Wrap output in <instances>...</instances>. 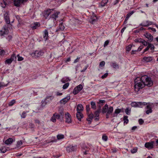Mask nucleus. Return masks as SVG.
<instances>
[{
  "mask_svg": "<svg viewBox=\"0 0 158 158\" xmlns=\"http://www.w3.org/2000/svg\"><path fill=\"white\" fill-rule=\"evenodd\" d=\"M135 89L138 90L142 89L145 86L150 87L153 84V81L151 78L148 76L144 75L141 77H137L135 80Z\"/></svg>",
  "mask_w": 158,
  "mask_h": 158,
  "instance_id": "f257e3e1",
  "label": "nucleus"
},
{
  "mask_svg": "<svg viewBox=\"0 0 158 158\" xmlns=\"http://www.w3.org/2000/svg\"><path fill=\"white\" fill-rule=\"evenodd\" d=\"M113 111V108L110 106L109 107L108 105L106 104L102 108V113L103 114L106 113V116L107 118H109V115L111 114Z\"/></svg>",
  "mask_w": 158,
  "mask_h": 158,
  "instance_id": "f03ea898",
  "label": "nucleus"
},
{
  "mask_svg": "<svg viewBox=\"0 0 158 158\" xmlns=\"http://www.w3.org/2000/svg\"><path fill=\"white\" fill-rule=\"evenodd\" d=\"M17 59V56L14 53H13L10 58L6 59L5 61V63L6 64H8L9 65L12 62L14 61H16Z\"/></svg>",
  "mask_w": 158,
  "mask_h": 158,
  "instance_id": "7ed1b4c3",
  "label": "nucleus"
},
{
  "mask_svg": "<svg viewBox=\"0 0 158 158\" xmlns=\"http://www.w3.org/2000/svg\"><path fill=\"white\" fill-rule=\"evenodd\" d=\"M44 52L41 50H36L31 54L32 57L35 58L40 57L43 55Z\"/></svg>",
  "mask_w": 158,
  "mask_h": 158,
  "instance_id": "20e7f679",
  "label": "nucleus"
},
{
  "mask_svg": "<svg viewBox=\"0 0 158 158\" xmlns=\"http://www.w3.org/2000/svg\"><path fill=\"white\" fill-rule=\"evenodd\" d=\"M154 141H151L150 142L146 143L145 144V147L148 149H152L154 147Z\"/></svg>",
  "mask_w": 158,
  "mask_h": 158,
  "instance_id": "39448f33",
  "label": "nucleus"
},
{
  "mask_svg": "<svg viewBox=\"0 0 158 158\" xmlns=\"http://www.w3.org/2000/svg\"><path fill=\"white\" fill-rule=\"evenodd\" d=\"M65 122L70 123L71 122V117L70 114L68 112L65 114Z\"/></svg>",
  "mask_w": 158,
  "mask_h": 158,
  "instance_id": "423d86ee",
  "label": "nucleus"
},
{
  "mask_svg": "<svg viewBox=\"0 0 158 158\" xmlns=\"http://www.w3.org/2000/svg\"><path fill=\"white\" fill-rule=\"evenodd\" d=\"M77 146H73L72 145H70L68 146L66 148V150L68 152H70L72 151H74L76 150Z\"/></svg>",
  "mask_w": 158,
  "mask_h": 158,
  "instance_id": "0eeeda50",
  "label": "nucleus"
},
{
  "mask_svg": "<svg viewBox=\"0 0 158 158\" xmlns=\"http://www.w3.org/2000/svg\"><path fill=\"white\" fill-rule=\"evenodd\" d=\"M98 18L96 15L93 13L92 15L91 16L90 22L92 24L95 23L97 21Z\"/></svg>",
  "mask_w": 158,
  "mask_h": 158,
  "instance_id": "6e6552de",
  "label": "nucleus"
},
{
  "mask_svg": "<svg viewBox=\"0 0 158 158\" xmlns=\"http://www.w3.org/2000/svg\"><path fill=\"white\" fill-rule=\"evenodd\" d=\"M54 9H47V10H45L44 12V16L46 19L51 14L52 11L54 10Z\"/></svg>",
  "mask_w": 158,
  "mask_h": 158,
  "instance_id": "1a4fd4ad",
  "label": "nucleus"
},
{
  "mask_svg": "<svg viewBox=\"0 0 158 158\" xmlns=\"http://www.w3.org/2000/svg\"><path fill=\"white\" fill-rule=\"evenodd\" d=\"M60 13V11H56L53 13L52 15L50 16V18L53 19L54 20H56V18H58V15Z\"/></svg>",
  "mask_w": 158,
  "mask_h": 158,
  "instance_id": "9d476101",
  "label": "nucleus"
},
{
  "mask_svg": "<svg viewBox=\"0 0 158 158\" xmlns=\"http://www.w3.org/2000/svg\"><path fill=\"white\" fill-rule=\"evenodd\" d=\"M4 18L6 23L7 24H9L10 23V21L9 16L8 13L6 12L4 14Z\"/></svg>",
  "mask_w": 158,
  "mask_h": 158,
  "instance_id": "9b49d317",
  "label": "nucleus"
},
{
  "mask_svg": "<svg viewBox=\"0 0 158 158\" xmlns=\"http://www.w3.org/2000/svg\"><path fill=\"white\" fill-rule=\"evenodd\" d=\"M101 108V106H100V109H98L97 111H95L94 112V117L95 119L94 120L96 121H98L99 119V113L100 112V108Z\"/></svg>",
  "mask_w": 158,
  "mask_h": 158,
  "instance_id": "f8f14e48",
  "label": "nucleus"
},
{
  "mask_svg": "<svg viewBox=\"0 0 158 158\" xmlns=\"http://www.w3.org/2000/svg\"><path fill=\"white\" fill-rule=\"evenodd\" d=\"M153 24V23L152 22L147 20L146 22L145 23L143 22L141 23L140 25L143 27H147Z\"/></svg>",
  "mask_w": 158,
  "mask_h": 158,
  "instance_id": "ddd939ff",
  "label": "nucleus"
},
{
  "mask_svg": "<svg viewBox=\"0 0 158 158\" xmlns=\"http://www.w3.org/2000/svg\"><path fill=\"white\" fill-rule=\"evenodd\" d=\"M144 35L146 38L149 40L150 42H152L153 41V37L150 33L146 32Z\"/></svg>",
  "mask_w": 158,
  "mask_h": 158,
  "instance_id": "4468645a",
  "label": "nucleus"
},
{
  "mask_svg": "<svg viewBox=\"0 0 158 158\" xmlns=\"http://www.w3.org/2000/svg\"><path fill=\"white\" fill-rule=\"evenodd\" d=\"M146 109H148L146 111V113L147 114H149V113H151L152 112V105H148L146 106Z\"/></svg>",
  "mask_w": 158,
  "mask_h": 158,
  "instance_id": "2eb2a0df",
  "label": "nucleus"
},
{
  "mask_svg": "<svg viewBox=\"0 0 158 158\" xmlns=\"http://www.w3.org/2000/svg\"><path fill=\"white\" fill-rule=\"evenodd\" d=\"M23 3L22 2V1L21 0H15L14 1V3L15 6L19 7L23 4Z\"/></svg>",
  "mask_w": 158,
  "mask_h": 158,
  "instance_id": "dca6fc26",
  "label": "nucleus"
},
{
  "mask_svg": "<svg viewBox=\"0 0 158 158\" xmlns=\"http://www.w3.org/2000/svg\"><path fill=\"white\" fill-rule=\"evenodd\" d=\"M108 0H102V2L99 4V7H103L107 3Z\"/></svg>",
  "mask_w": 158,
  "mask_h": 158,
  "instance_id": "f3484780",
  "label": "nucleus"
},
{
  "mask_svg": "<svg viewBox=\"0 0 158 158\" xmlns=\"http://www.w3.org/2000/svg\"><path fill=\"white\" fill-rule=\"evenodd\" d=\"M93 114L91 113L88 115V117L87 118V120L88 121L89 124L91 123L92 120L94 118Z\"/></svg>",
  "mask_w": 158,
  "mask_h": 158,
  "instance_id": "a211bd4d",
  "label": "nucleus"
},
{
  "mask_svg": "<svg viewBox=\"0 0 158 158\" xmlns=\"http://www.w3.org/2000/svg\"><path fill=\"white\" fill-rule=\"evenodd\" d=\"M64 26L62 22L59 25L58 28L56 30V31L57 32L59 31H62L64 30Z\"/></svg>",
  "mask_w": 158,
  "mask_h": 158,
  "instance_id": "6ab92c4d",
  "label": "nucleus"
},
{
  "mask_svg": "<svg viewBox=\"0 0 158 158\" xmlns=\"http://www.w3.org/2000/svg\"><path fill=\"white\" fill-rule=\"evenodd\" d=\"M122 112L121 109L117 108L115 110L114 113L113 114V117H117L118 114L121 112Z\"/></svg>",
  "mask_w": 158,
  "mask_h": 158,
  "instance_id": "aec40b11",
  "label": "nucleus"
},
{
  "mask_svg": "<svg viewBox=\"0 0 158 158\" xmlns=\"http://www.w3.org/2000/svg\"><path fill=\"white\" fill-rule=\"evenodd\" d=\"M8 32L9 31L7 28H5L3 30H1V36H4L5 35L8 34Z\"/></svg>",
  "mask_w": 158,
  "mask_h": 158,
  "instance_id": "412c9836",
  "label": "nucleus"
},
{
  "mask_svg": "<svg viewBox=\"0 0 158 158\" xmlns=\"http://www.w3.org/2000/svg\"><path fill=\"white\" fill-rule=\"evenodd\" d=\"M43 33V38L44 40L46 41L48 39V30L46 29L44 31Z\"/></svg>",
  "mask_w": 158,
  "mask_h": 158,
  "instance_id": "4be33fe9",
  "label": "nucleus"
},
{
  "mask_svg": "<svg viewBox=\"0 0 158 158\" xmlns=\"http://www.w3.org/2000/svg\"><path fill=\"white\" fill-rule=\"evenodd\" d=\"M83 115L81 113L77 112L76 114V117L79 120L81 121V118H83Z\"/></svg>",
  "mask_w": 158,
  "mask_h": 158,
  "instance_id": "5701e85b",
  "label": "nucleus"
},
{
  "mask_svg": "<svg viewBox=\"0 0 158 158\" xmlns=\"http://www.w3.org/2000/svg\"><path fill=\"white\" fill-rule=\"evenodd\" d=\"M153 59V57H144L143 58V60L144 61L147 62H149L151 61Z\"/></svg>",
  "mask_w": 158,
  "mask_h": 158,
  "instance_id": "b1692460",
  "label": "nucleus"
},
{
  "mask_svg": "<svg viewBox=\"0 0 158 158\" xmlns=\"http://www.w3.org/2000/svg\"><path fill=\"white\" fill-rule=\"evenodd\" d=\"M77 112H80L81 111H83V107L81 104H79L77 105Z\"/></svg>",
  "mask_w": 158,
  "mask_h": 158,
  "instance_id": "393cba45",
  "label": "nucleus"
},
{
  "mask_svg": "<svg viewBox=\"0 0 158 158\" xmlns=\"http://www.w3.org/2000/svg\"><path fill=\"white\" fill-rule=\"evenodd\" d=\"M13 140L12 138H9L5 140V143L7 145L11 144L13 141Z\"/></svg>",
  "mask_w": 158,
  "mask_h": 158,
  "instance_id": "a878e982",
  "label": "nucleus"
},
{
  "mask_svg": "<svg viewBox=\"0 0 158 158\" xmlns=\"http://www.w3.org/2000/svg\"><path fill=\"white\" fill-rule=\"evenodd\" d=\"M40 26V24L38 23H35L33 25H31V28L33 29H35L37 27H39Z\"/></svg>",
  "mask_w": 158,
  "mask_h": 158,
  "instance_id": "bb28decb",
  "label": "nucleus"
},
{
  "mask_svg": "<svg viewBox=\"0 0 158 158\" xmlns=\"http://www.w3.org/2000/svg\"><path fill=\"white\" fill-rule=\"evenodd\" d=\"M147 104L146 102H138V107H139L142 108L143 107V106H144L145 105H147Z\"/></svg>",
  "mask_w": 158,
  "mask_h": 158,
  "instance_id": "cd10ccee",
  "label": "nucleus"
},
{
  "mask_svg": "<svg viewBox=\"0 0 158 158\" xmlns=\"http://www.w3.org/2000/svg\"><path fill=\"white\" fill-rule=\"evenodd\" d=\"M70 99V96H67L66 97H65L64 98L62 99L60 102H61V101H62L64 103H66L67 102H68Z\"/></svg>",
  "mask_w": 158,
  "mask_h": 158,
  "instance_id": "c85d7f7f",
  "label": "nucleus"
},
{
  "mask_svg": "<svg viewBox=\"0 0 158 158\" xmlns=\"http://www.w3.org/2000/svg\"><path fill=\"white\" fill-rule=\"evenodd\" d=\"M70 80L69 79V78L68 77H64L61 80V81L63 83H64L65 82L70 81Z\"/></svg>",
  "mask_w": 158,
  "mask_h": 158,
  "instance_id": "c756f323",
  "label": "nucleus"
},
{
  "mask_svg": "<svg viewBox=\"0 0 158 158\" xmlns=\"http://www.w3.org/2000/svg\"><path fill=\"white\" fill-rule=\"evenodd\" d=\"M54 114H55L56 119H60L61 121H63V117L61 118L60 115L59 114H57L56 113H55Z\"/></svg>",
  "mask_w": 158,
  "mask_h": 158,
  "instance_id": "7c9ffc66",
  "label": "nucleus"
},
{
  "mask_svg": "<svg viewBox=\"0 0 158 158\" xmlns=\"http://www.w3.org/2000/svg\"><path fill=\"white\" fill-rule=\"evenodd\" d=\"M6 5L7 2L6 0H3L2 2L1 3V6L2 8L5 7Z\"/></svg>",
  "mask_w": 158,
  "mask_h": 158,
  "instance_id": "2f4dec72",
  "label": "nucleus"
},
{
  "mask_svg": "<svg viewBox=\"0 0 158 158\" xmlns=\"http://www.w3.org/2000/svg\"><path fill=\"white\" fill-rule=\"evenodd\" d=\"M7 150V149L4 146H2L1 148V152L5 153Z\"/></svg>",
  "mask_w": 158,
  "mask_h": 158,
  "instance_id": "473e14b6",
  "label": "nucleus"
},
{
  "mask_svg": "<svg viewBox=\"0 0 158 158\" xmlns=\"http://www.w3.org/2000/svg\"><path fill=\"white\" fill-rule=\"evenodd\" d=\"M91 107L93 109H96V105L95 102L92 101L90 103Z\"/></svg>",
  "mask_w": 158,
  "mask_h": 158,
  "instance_id": "72a5a7b5",
  "label": "nucleus"
},
{
  "mask_svg": "<svg viewBox=\"0 0 158 158\" xmlns=\"http://www.w3.org/2000/svg\"><path fill=\"white\" fill-rule=\"evenodd\" d=\"M128 116H124L123 117V120H124V123H126V124H127L129 121V120L128 119Z\"/></svg>",
  "mask_w": 158,
  "mask_h": 158,
  "instance_id": "f704fd0d",
  "label": "nucleus"
},
{
  "mask_svg": "<svg viewBox=\"0 0 158 158\" xmlns=\"http://www.w3.org/2000/svg\"><path fill=\"white\" fill-rule=\"evenodd\" d=\"M49 102V100H45L44 101H42L41 102V106L42 107L44 106L46 104Z\"/></svg>",
  "mask_w": 158,
  "mask_h": 158,
  "instance_id": "c9c22d12",
  "label": "nucleus"
},
{
  "mask_svg": "<svg viewBox=\"0 0 158 158\" xmlns=\"http://www.w3.org/2000/svg\"><path fill=\"white\" fill-rule=\"evenodd\" d=\"M54 97L53 96H48L45 99V100L51 101L53 99Z\"/></svg>",
  "mask_w": 158,
  "mask_h": 158,
  "instance_id": "e433bc0d",
  "label": "nucleus"
},
{
  "mask_svg": "<svg viewBox=\"0 0 158 158\" xmlns=\"http://www.w3.org/2000/svg\"><path fill=\"white\" fill-rule=\"evenodd\" d=\"M57 138L58 140L63 139L64 138V135L62 134H58L57 135Z\"/></svg>",
  "mask_w": 158,
  "mask_h": 158,
  "instance_id": "4c0bfd02",
  "label": "nucleus"
},
{
  "mask_svg": "<svg viewBox=\"0 0 158 158\" xmlns=\"http://www.w3.org/2000/svg\"><path fill=\"white\" fill-rule=\"evenodd\" d=\"M112 66L114 69H118L119 68L118 65L115 62L112 63Z\"/></svg>",
  "mask_w": 158,
  "mask_h": 158,
  "instance_id": "58836bf2",
  "label": "nucleus"
},
{
  "mask_svg": "<svg viewBox=\"0 0 158 158\" xmlns=\"http://www.w3.org/2000/svg\"><path fill=\"white\" fill-rule=\"evenodd\" d=\"M125 113L128 115H129L131 113V110L129 108H127L125 110Z\"/></svg>",
  "mask_w": 158,
  "mask_h": 158,
  "instance_id": "ea45409f",
  "label": "nucleus"
},
{
  "mask_svg": "<svg viewBox=\"0 0 158 158\" xmlns=\"http://www.w3.org/2000/svg\"><path fill=\"white\" fill-rule=\"evenodd\" d=\"M51 121H52V122H56V118L55 116V114H53L52 116V118L51 119Z\"/></svg>",
  "mask_w": 158,
  "mask_h": 158,
  "instance_id": "a19ab883",
  "label": "nucleus"
},
{
  "mask_svg": "<svg viewBox=\"0 0 158 158\" xmlns=\"http://www.w3.org/2000/svg\"><path fill=\"white\" fill-rule=\"evenodd\" d=\"M15 102V100H13L10 102H9L8 105L10 106H13Z\"/></svg>",
  "mask_w": 158,
  "mask_h": 158,
  "instance_id": "79ce46f5",
  "label": "nucleus"
},
{
  "mask_svg": "<svg viewBox=\"0 0 158 158\" xmlns=\"http://www.w3.org/2000/svg\"><path fill=\"white\" fill-rule=\"evenodd\" d=\"M143 39L140 38V39H136L135 40V42L136 43H142V41H143Z\"/></svg>",
  "mask_w": 158,
  "mask_h": 158,
  "instance_id": "37998d69",
  "label": "nucleus"
},
{
  "mask_svg": "<svg viewBox=\"0 0 158 158\" xmlns=\"http://www.w3.org/2000/svg\"><path fill=\"white\" fill-rule=\"evenodd\" d=\"M149 44L150 45V48L151 50L152 51V52H154V50L155 48V47L154 46V45L152 44L151 43H149Z\"/></svg>",
  "mask_w": 158,
  "mask_h": 158,
  "instance_id": "c03bdc74",
  "label": "nucleus"
},
{
  "mask_svg": "<svg viewBox=\"0 0 158 158\" xmlns=\"http://www.w3.org/2000/svg\"><path fill=\"white\" fill-rule=\"evenodd\" d=\"M76 88L78 89L79 91L80 92L81 91L83 88V86L82 85L80 84L79 85H78L76 87Z\"/></svg>",
  "mask_w": 158,
  "mask_h": 158,
  "instance_id": "a18cd8bd",
  "label": "nucleus"
},
{
  "mask_svg": "<svg viewBox=\"0 0 158 158\" xmlns=\"http://www.w3.org/2000/svg\"><path fill=\"white\" fill-rule=\"evenodd\" d=\"M132 47V45L130 44L128 46H127L126 47V49L127 51L129 52L131 50V47Z\"/></svg>",
  "mask_w": 158,
  "mask_h": 158,
  "instance_id": "49530a36",
  "label": "nucleus"
},
{
  "mask_svg": "<svg viewBox=\"0 0 158 158\" xmlns=\"http://www.w3.org/2000/svg\"><path fill=\"white\" fill-rule=\"evenodd\" d=\"M79 92V91L77 89L76 87H75L73 89V93L74 95H76Z\"/></svg>",
  "mask_w": 158,
  "mask_h": 158,
  "instance_id": "de8ad7c7",
  "label": "nucleus"
},
{
  "mask_svg": "<svg viewBox=\"0 0 158 158\" xmlns=\"http://www.w3.org/2000/svg\"><path fill=\"white\" fill-rule=\"evenodd\" d=\"M27 112H27H25V111L23 112L21 115L22 118H25L26 117V113Z\"/></svg>",
  "mask_w": 158,
  "mask_h": 158,
  "instance_id": "09e8293b",
  "label": "nucleus"
},
{
  "mask_svg": "<svg viewBox=\"0 0 158 158\" xmlns=\"http://www.w3.org/2000/svg\"><path fill=\"white\" fill-rule=\"evenodd\" d=\"M69 83H67L65 84L63 86V89H67L68 87L69 86Z\"/></svg>",
  "mask_w": 158,
  "mask_h": 158,
  "instance_id": "8fccbe9b",
  "label": "nucleus"
},
{
  "mask_svg": "<svg viewBox=\"0 0 158 158\" xmlns=\"http://www.w3.org/2000/svg\"><path fill=\"white\" fill-rule=\"evenodd\" d=\"M107 136H106L105 135H103L102 136V139L104 141H106L107 140Z\"/></svg>",
  "mask_w": 158,
  "mask_h": 158,
  "instance_id": "3c124183",
  "label": "nucleus"
},
{
  "mask_svg": "<svg viewBox=\"0 0 158 158\" xmlns=\"http://www.w3.org/2000/svg\"><path fill=\"white\" fill-rule=\"evenodd\" d=\"M137 148H134L131 150V152L132 153H135L137 152Z\"/></svg>",
  "mask_w": 158,
  "mask_h": 158,
  "instance_id": "603ef678",
  "label": "nucleus"
},
{
  "mask_svg": "<svg viewBox=\"0 0 158 158\" xmlns=\"http://www.w3.org/2000/svg\"><path fill=\"white\" fill-rule=\"evenodd\" d=\"M18 57V60L19 61H22L23 60V58L21 56H20L19 54L17 55Z\"/></svg>",
  "mask_w": 158,
  "mask_h": 158,
  "instance_id": "864d4df0",
  "label": "nucleus"
},
{
  "mask_svg": "<svg viewBox=\"0 0 158 158\" xmlns=\"http://www.w3.org/2000/svg\"><path fill=\"white\" fill-rule=\"evenodd\" d=\"M135 12V11H131V12L128 13L127 15L129 17H130V16L132 15Z\"/></svg>",
  "mask_w": 158,
  "mask_h": 158,
  "instance_id": "5fc2aeb1",
  "label": "nucleus"
},
{
  "mask_svg": "<svg viewBox=\"0 0 158 158\" xmlns=\"http://www.w3.org/2000/svg\"><path fill=\"white\" fill-rule=\"evenodd\" d=\"M105 102V101L104 100H99V102H98V104H102V105H103V103H104Z\"/></svg>",
  "mask_w": 158,
  "mask_h": 158,
  "instance_id": "6e6d98bb",
  "label": "nucleus"
},
{
  "mask_svg": "<svg viewBox=\"0 0 158 158\" xmlns=\"http://www.w3.org/2000/svg\"><path fill=\"white\" fill-rule=\"evenodd\" d=\"M148 30H152V31L153 32H155L156 31V29L153 27H149L148 28Z\"/></svg>",
  "mask_w": 158,
  "mask_h": 158,
  "instance_id": "4d7b16f0",
  "label": "nucleus"
},
{
  "mask_svg": "<svg viewBox=\"0 0 158 158\" xmlns=\"http://www.w3.org/2000/svg\"><path fill=\"white\" fill-rule=\"evenodd\" d=\"M105 64V62L104 61H102L100 62L99 66L100 67H103L104 66Z\"/></svg>",
  "mask_w": 158,
  "mask_h": 158,
  "instance_id": "13d9d810",
  "label": "nucleus"
},
{
  "mask_svg": "<svg viewBox=\"0 0 158 158\" xmlns=\"http://www.w3.org/2000/svg\"><path fill=\"white\" fill-rule=\"evenodd\" d=\"M108 74V73H105L104 75L102 76L101 77V78L102 79H104L107 77Z\"/></svg>",
  "mask_w": 158,
  "mask_h": 158,
  "instance_id": "bf43d9fd",
  "label": "nucleus"
},
{
  "mask_svg": "<svg viewBox=\"0 0 158 158\" xmlns=\"http://www.w3.org/2000/svg\"><path fill=\"white\" fill-rule=\"evenodd\" d=\"M5 52L4 50L1 49V56H3L5 54Z\"/></svg>",
  "mask_w": 158,
  "mask_h": 158,
  "instance_id": "052dcab7",
  "label": "nucleus"
},
{
  "mask_svg": "<svg viewBox=\"0 0 158 158\" xmlns=\"http://www.w3.org/2000/svg\"><path fill=\"white\" fill-rule=\"evenodd\" d=\"M131 105L135 107H138V102H133L131 103Z\"/></svg>",
  "mask_w": 158,
  "mask_h": 158,
  "instance_id": "680f3d73",
  "label": "nucleus"
},
{
  "mask_svg": "<svg viewBox=\"0 0 158 158\" xmlns=\"http://www.w3.org/2000/svg\"><path fill=\"white\" fill-rule=\"evenodd\" d=\"M149 46L150 45L149 44V43H148V46L147 47L144 49L143 52H145L147 51L149 49L150 47Z\"/></svg>",
  "mask_w": 158,
  "mask_h": 158,
  "instance_id": "e2e57ef3",
  "label": "nucleus"
},
{
  "mask_svg": "<svg viewBox=\"0 0 158 158\" xmlns=\"http://www.w3.org/2000/svg\"><path fill=\"white\" fill-rule=\"evenodd\" d=\"M139 124L142 125L144 123V121L142 118H140L139 119Z\"/></svg>",
  "mask_w": 158,
  "mask_h": 158,
  "instance_id": "0e129e2a",
  "label": "nucleus"
},
{
  "mask_svg": "<svg viewBox=\"0 0 158 158\" xmlns=\"http://www.w3.org/2000/svg\"><path fill=\"white\" fill-rule=\"evenodd\" d=\"M142 43L145 46H147L148 45V43L147 42L145 41L144 40H143V41H142Z\"/></svg>",
  "mask_w": 158,
  "mask_h": 158,
  "instance_id": "69168bd1",
  "label": "nucleus"
},
{
  "mask_svg": "<svg viewBox=\"0 0 158 158\" xmlns=\"http://www.w3.org/2000/svg\"><path fill=\"white\" fill-rule=\"evenodd\" d=\"M22 144V140L18 141L17 143V146H20Z\"/></svg>",
  "mask_w": 158,
  "mask_h": 158,
  "instance_id": "338daca9",
  "label": "nucleus"
},
{
  "mask_svg": "<svg viewBox=\"0 0 158 158\" xmlns=\"http://www.w3.org/2000/svg\"><path fill=\"white\" fill-rule=\"evenodd\" d=\"M88 67V66H86L81 71V72H85L86 69H87Z\"/></svg>",
  "mask_w": 158,
  "mask_h": 158,
  "instance_id": "774afa93",
  "label": "nucleus"
}]
</instances>
